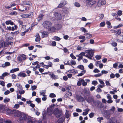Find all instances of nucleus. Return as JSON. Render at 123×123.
Listing matches in <instances>:
<instances>
[{
  "mask_svg": "<svg viewBox=\"0 0 123 123\" xmlns=\"http://www.w3.org/2000/svg\"><path fill=\"white\" fill-rule=\"evenodd\" d=\"M90 110L88 108L84 110V111H85L83 112L82 113V115L84 116L86 115L88 113L89 111Z\"/></svg>",
  "mask_w": 123,
  "mask_h": 123,
  "instance_id": "obj_23",
  "label": "nucleus"
},
{
  "mask_svg": "<svg viewBox=\"0 0 123 123\" xmlns=\"http://www.w3.org/2000/svg\"><path fill=\"white\" fill-rule=\"evenodd\" d=\"M121 29H120L117 30H116L115 34L116 35H118L121 34Z\"/></svg>",
  "mask_w": 123,
  "mask_h": 123,
  "instance_id": "obj_38",
  "label": "nucleus"
},
{
  "mask_svg": "<svg viewBox=\"0 0 123 123\" xmlns=\"http://www.w3.org/2000/svg\"><path fill=\"white\" fill-rule=\"evenodd\" d=\"M64 120V117H62L59 119L57 122L58 123H62L63 122Z\"/></svg>",
  "mask_w": 123,
  "mask_h": 123,
  "instance_id": "obj_30",
  "label": "nucleus"
},
{
  "mask_svg": "<svg viewBox=\"0 0 123 123\" xmlns=\"http://www.w3.org/2000/svg\"><path fill=\"white\" fill-rule=\"evenodd\" d=\"M47 114L49 115H51L53 113H54V111H53V109L51 108L48 109L47 111Z\"/></svg>",
  "mask_w": 123,
  "mask_h": 123,
  "instance_id": "obj_18",
  "label": "nucleus"
},
{
  "mask_svg": "<svg viewBox=\"0 0 123 123\" xmlns=\"http://www.w3.org/2000/svg\"><path fill=\"white\" fill-rule=\"evenodd\" d=\"M5 23L6 25H13L14 23L11 20H8L6 21Z\"/></svg>",
  "mask_w": 123,
  "mask_h": 123,
  "instance_id": "obj_25",
  "label": "nucleus"
},
{
  "mask_svg": "<svg viewBox=\"0 0 123 123\" xmlns=\"http://www.w3.org/2000/svg\"><path fill=\"white\" fill-rule=\"evenodd\" d=\"M10 99L6 97L3 99V102L5 103H7L9 102L10 101Z\"/></svg>",
  "mask_w": 123,
  "mask_h": 123,
  "instance_id": "obj_33",
  "label": "nucleus"
},
{
  "mask_svg": "<svg viewBox=\"0 0 123 123\" xmlns=\"http://www.w3.org/2000/svg\"><path fill=\"white\" fill-rule=\"evenodd\" d=\"M35 37H36L35 40L36 42H38L40 40V37L38 33L36 34Z\"/></svg>",
  "mask_w": 123,
  "mask_h": 123,
  "instance_id": "obj_20",
  "label": "nucleus"
},
{
  "mask_svg": "<svg viewBox=\"0 0 123 123\" xmlns=\"http://www.w3.org/2000/svg\"><path fill=\"white\" fill-rule=\"evenodd\" d=\"M80 29L82 31H83L85 33L87 32L86 30L84 28L82 27L80 28Z\"/></svg>",
  "mask_w": 123,
  "mask_h": 123,
  "instance_id": "obj_63",
  "label": "nucleus"
},
{
  "mask_svg": "<svg viewBox=\"0 0 123 123\" xmlns=\"http://www.w3.org/2000/svg\"><path fill=\"white\" fill-rule=\"evenodd\" d=\"M97 104L96 106L98 107H100L101 105H102L101 104L100 102H97Z\"/></svg>",
  "mask_w": 123,
  "mask_h": 123,
  "instance_id": "obj_61",
  "label": "nucleus"
},
{
  "mask_svg": "<svg viewBox=\"0 0 123 123\" xmlns=\"http://www.w3.org/2000/svg\"><path fill=\"white\" fill-rule=\"evenodd\" d=\"M86 53H87L88 54V55H93V51L91 50H88L86 51Z\"/></svg>",
  "mask_w": 123,
  "mask_h": 123,
  "instance_id": "obj_27",
  "label": "nucleus"
},
{
  "mask_svg": "<svg viewBox=\"0 0 123 123\" xmlns=\"http://www.w3.org/2000/svg\"><path fill=\"white\" fill-rule=\"evenodd\" d=\"M19 104H16L14 106L13 108L16 109H18L19 107Z\"/></svg>",
  "mask_w": 123,
  "mask_h": 123,
  "instance_id": "obj_49",
  "label": "nucleus"
},
{
  "mask_svg": "<svg viewBox=\"0 0 123 123\" xmlns=\"http://www.w3.org/2000/svg\"><path fill=\"white\" fill-rule=\"evenodd\" d=\"M53 39L55 41H59L60 40L61 38L57 36H55L54 37Z\"/></svg>",
  "mask_w": 123,
  "mask_h": 123,
  "instance_id": "obj_40",
  "label": "nucleus"
},
{
  "mask_svg": "<svg viewBox=\"0 0 123 123\" xmlns=\"http://www.w3.org/2000/svg\"><path fill=\"white\" fill-rule=\"evenodd\" d=\"M86 71L85 70H84L82 71L81 73L77 75L78 76H82L86 72Z\"/></svg>",
  "mask_w": 123,
  "mask_h": 123,
  "instance_id": "obj_34",
  "label": "nucleus"
},
{
  "mask_svg": "<svg viewBox=\"0 0 123 123\" xmlns=\"http://www.w3.org/2000/svg\"><path fill=\"white\" fill-rule=\"evenodd\" d=\"M22 3L24 5H28L30 6H31V3L28 1H23L22 2Z\"/></svg>",
  "mask_w": 123,
  "mask_h": 123,
  "instance_id": "obj_21",
  "label": "nucleus"
},
{
  "mask_svg": "<svg viewBox=\"0 0 123 123\" xmlns=\"http://www.w3.org/2000/svg\"><path fill=\"white\" fill-rule=\"evenodd\" d=\"M84 94L86 96H88L90 95L91 92L88 88H85L84 89Z\"/></svg>",
  "mask_w": 123,
  "mask_h": 123,
  "instance_id": "obj_13",
  "label": "nucleus"
},
{
  "mask_svg": "<svg viewBox=\"0 0 123 123\" xmlns=\"http://www.w3.org/2000/svg\"><path fill=\"white\" fill-rule=\"evenodd\" d=\"M4 106L2 104L0 105V111H1L4 110Z\"/></svg>",
  "mask_w": 123,
  "mask_h": 123,
  "instance_id": "obj_42",
  "label": "nucleus"
},
{
  "mask_svg": "<svg viewBox=\"0 0 123 123\" xmlns=\"http://www.w3.org/2000/svg\"><path fill=\"white\" fill-rule=\"evenodd\" d=\"M105 25V22L103 21L101 22L100 24V26L101 27H104Z\"/></svg>",
  "mask_w": 123,
  "mask_h": 123,
  "instance_id": "obj_44",
  "label": "nucleus"
},
{
  "mask_svg": "<svg viewBox=\"0 0 123 123\" xmlns=\"http://www.w3.org/2000/svg\"><path fill=\"white\" fill-rule=\"evenodd\" d=\"M117 15L119 16H121L122 14V11L119 10L117 12Z\"/></svg>",
  "mask_w": 123,
  "mask_h": 123,
  "instance_id": "obj_47",
  "label": "nucleus"
},
{
  "mask_svg": "<svg viewBox=\"0 0 123 123\" xmlns=\"http://www.w3.org/2000/svg\"><path fill=\"white\" fill-rule=\"evenodd\" d=\"M86 101L88 103L92 104L94 102V99L92 97H89L86 99Z\"/></svg>",
  "mask_w": 123,
  "mask_h": 123,
  "instance_id": "obj_10",
  "label": "nucleus"
},
{
  "mask_svg": "<svg viewBox=\"0 0 123 123\" xmlns=\"http://www.w3.org/2000/svg\"><path fill=\"white\" fill-rule=\"evenodd\" d=\"M86 6L88 7H91L96 3L95 0H85Z\"/></svg>",
  "mask_w": 123,
  "mask_h": 123,
  "instance_id": "obj_4",
  "label": "nucleus"
},
{
  "mask_svg": "<svg viewBox=\"0 0 123 123\" xmlns=\"http://www.w3.org/2000/svg\"><path fill=\"white\" fill-rule=\"evenodd\" d=\"M18 76L21 77H25L27 76V75L25 73L23 72H20L18 74Z\"/></svg>",
  "mask_w": 123,
  "mask_h": 123,
  "instance_id": "obj_16",
  "label": "nucleus"
},
{
  "mask_svg": "<svg viewBox=\"0 0 123 123\" xmlns=\"http://www.w3.org/2000/svg\"><path fill=\"white\" fill-rule=\"evenodd\" d=\"M101 57V56L100 55H97L95 56V58L97 60H99L100 59Z\"/></svg>",
  "mask_w": 123,
  "mask_h": 123,
  "instance_id": "obj_53",
  "label": "nucleus"
},
{
  "mask_svg": "<svg viewBox=\"0 0 123 123\" xmlns=\"http://www.w3.org/2000/svg\"><path fill=\"white\" fill-rule=\"evenodd\" d=\"M77 68L83 70L84 69V67L83 65H79L77 66Z\"/></svg>",
  "mask_w": 123,
  "mask_h": 123,
  "instance_id": "obj_39",
  "label": "nucleus"
},
{
  "mask_svg": "<svg viewBox=\"0 0 123 123\" xmlns=\"http://www.w3.org/2000/svg\"><path fill=\"white\" fill-rule=\"evenodd\" d=\"M50 77L52 79L56 80L58 79L59 78L58 76L57 75H55L54 74L51 72L49 74Z\"/></svg>",
  "mask_w": 123,
  "mask_h": 123,
  "instance_id": "obj_12",
  "label": "nucleus"
},
{
  "mask_svg": "<svg viewBox=\"0 0 123 123\" xmlns=\"http://www.w3.org/2000/svg\"><path fill=\"white\" fill-rule=\"evenodd\" d=\"M70 64H71V66L72 65H75L76 64V63L75 61L71 60V62Z\"/></svg>",
  "mask_w": 123,
  "mask_h": 123,
  "instance_id": "obj_46",
  "label": "nucleus"
},
{
  "mask_svg": "<svg viewBox=\"0 0 123 123\" xmlns=\"http://www.w3.org/2000/svg\"><path fill=\"white\" fill-rule=\"evenodd\" d=\"M18 90V91L19 93L20 94H24L25 92L24 90L22 89H21Z\"/></svg>",
  "mask_w": 123,
  "mask_h": 123,
  "instance_id": "obj_54",
  "label": "nucleus"
},
{
  "mask_svg": "<svg viewBox=\"0 0 123 123\" xmlns=\"http://www.w3.org/2000/svg\"><path fill=\"white\" fill-rule=\"evenodd\" d=\"M43 27L46 29H48L52 25L51 22L49 21H46L43 22Z\"/></svg>",
  "mask_w": 123,
  "mask_h": 123,
  "instance_id": "obj_2",
  "label": "nucleus"
},
{
  "mask_svg": "<svg viewBox=\"0 0 123 123\" xmlns=\"http://www.w3.org/2000/svg\"><path fill=\"white\" fill-rule=\"evenodd\" d=\"M35 100L37 101L38 103H39L41 102V99L39 98H36Z\"/></svg>",
  "mask_w": 123,
  "mask_h": 123,
  "instance_id": "obj_59",
  "label": "nucleus"
},
{
  "mask_svg": "<svg viewBox=\"0 0 123 123\" xmlns=\"http://www.w3.org/2000/svg\"><path fill=\"white\" fill-rule=\"evenodd\" d=\"M82 85L83 86H85L87 85V83L86 82V81L85 82V80L84 79H82Z\"/></svg>",
  "mask_w": 123,
  "mask_h": 123,
  "instance_id": "obj_43",
  "label": "nucleus"
},
{
  "mask_svg": "<svg viewBox=\"0 0 123 123\" xmlns=\"http://www.w3.org/2000/svg\"><path fill=\"white\" fill-rule=\"evenodd\" d=\"M49 34V33L46 31H43L42 33V38L44 37H47Z\"/></svg>",
  "mask_w": 123,
  "mask_h": 123,
  "instance_id": "obj_14",
  "label": "nucleus"
},
{
  "mask_svg": "<svg viewBox=\"0 0 123 123\" xmlns=\"http://www.w3.org/2000/svg\"><path fill=\"white\" fill-rule=\"evenodd\" d=\"M43 15V14H40L37 18V20L38 21H40L42 20Z\"/></svg>",
  "mask_w": 123,
  "mask_h": 123,
  "instance_id": "obj_29",
  "label": "nucleus"
},
{
  "mask_svg": "<svg viewBox=\"0 0 123 123\" xmlns=\"http://www.w3.org/2000/svg\"><path fill=\"white\" fill-rule=\"evenodd\" d=\"M72 95V93L70 92H67L64 95V96L66 98L69 97V96H71Z\"/></svg>",
  "mask_w": 123,
  "mask_h": 123,
  "instance_id": "obj_22",
  "label": "nucleus"
},
{
  "mask_svg": "<svg viewBox=\"0 0 123 123\" xmlns=\"http://www.w3.org/2000/svg\"><path fill=\"white\" fill-rule=\"evenodd\" d=\"M17 14V13L16 11H13L11 12L9 14L10 15H16Z\"/></svg>",
  "mask_w": 123,
  "mask_h": 123,
  "instance_id": "obj_45",
  "label": "nucleus"
},
{
  "mask_svg": "<svg viewBox=\"0 0 123 123\" xmlns=\"http://www.w3.org/2000/svg\"><path fill=\"white\" fill-rule=\"evenodd\" d=\"M54 113L56 117L58 118L60 117L62 114V112L58 108H56L54 110Z\"/></svg>",
  "mask_w": 123,
  "mask_h": 123,
  "instance_id": "obj_5",
  "label": "nucleus"
},
{
  "mask_svg": "<svg viewBox=\"0 0 123 123\" xmlns=\"http://www.w3.org/2000/svg\"><path fill=\"white\" fill-rule=\"evenodd\" d=\"M3 46H4V47L6 46L5 42L3 41H0V48L3 47Z\"/></svg>",
  "mask_w": 123,
  "mask_h": 123,
  "instance_id": "obj_24",
  "label": "nucleus"
},
{
  "mask_svg": "<svg viewBox=\"0 0 123 123\" xmlns=\"http://www.w3.org/2000/svg\"><path fill=\"white\" fill-rule=\"evenodd\" d=\"M19 118L20 121L25 120L27 122V123H34L32 121L31 117L28 116L24 113L22 112Z\"/></svg>",
  "mask_w": 123,
  "mask_h": 123,
  "instance_id": "obj_1",
  "label": "nucleus"
},
{
  "mask_svg": "<svg viewBox=\"0 0 123 123\" xmlns=\"http://www.w3.org/2000/svg\"><path fill=\"white\" fill-rule=\"evenodd\" d=\"M107 123H117V122L116 120H112L110 118L107 120Z\"/></svg>",
  "mask_w": 123,
  "mask_h": 123,
  "instance_id": "obj_17",
  "label": "nucleus"
},
{
  "mask_svg": "<svg viewBox=\"0 0 123 123\" xmlns=\"http://www.w3.org/2000/svg\"><path fill=\"white\" fill-rule=\"evenodd\" d=\"M103 118L101 117H98L97 118V121L99 123H101V120H103Z\"/></svg>",
  "mask_w": 123,
  "mask_h": 123,
  "instance_id": "obj_56",
  "label": "nucleus"
},
{
  "mask_svg": "<svg viewBox=\"0 0 123 123\" xmlns=\"http://www.w3.org/2000/svg\"><path fill=\"white\" fill-rule=\"evenodd\" d=\"M20 17L23 18H31V14H22L20 15Z\"/></svg>",
  "mask_w": 123,
  "mask_h": 123,
  "instance_id": "obj_15",
  "label": "nucleus"
},
{
  "mask_svg": "<svg viewBox=\"0 0 123 123\" xmlns=\"http://www.w3.org/2000/svg\"><path fill=\"white\" fill-rule=\"evenodd\" d=\"M19 33V31H17L15 32H11V33L12 34H13L15 35H16L18 33Z\"/></svg>",
  "mask_w": 123,
  "mask_h": 123,
  "instance_id": "obj_62",
  "label": "nucleus"
},
{
  "mask_svg": "<svg viewBox=\"0 0 123 123\" xmlns=\"http://www.w3.org/2000/svg\"><path fill=\"white\" fill-rule=\"evenodd\" d=\"M19 70V68H18L12 69V70H10V73H13L14 72L18 71Z\"/></svg>",
  "mask_w": 123,
  "mask_h": 123,
  "instance_id": "obj_28",
  "label": "nucleus"
},
{
  "mask_svg": "<svg viewBox=\"0 0 123 123\" xmlns=\"http://www.w3.org/2000/svg\"><path fill=\"white\" fill-rule=\"evenodd\" d=\"M86 37L87 39H89L92 36V34L90 33H87L85 34Z\"/></svg>",
  "mask_w": 123,
  "mask_h": 123,
  "instance_id": "obj_35",
  "label": "nucleus"
},
{
  "mask_svg": "<svg viewBox=\"0 0 123 123\" xmlns=\"http://www.w3.org/2000/svg\"><path fill=\"white\" fill-rule=\"evenodd\" d=\"M61 2L64 6L67 3V2L65 0L62 1Z\"/></svg>",
  "mask_w": 123,
  "mask_h": 123,
  "instance_id": "obj_55",
  "label": "nucleus"
},
{
  "mask_svg": "<svg viewBox=\"0 0 123 123\" xmlns=\"http://www.w3.org/2000/svg\"><path fill=\"white\" fill-rule=\"evenodd\" d=\"M105 84L107 86H111V84L108 81H105Z\"/></svg>",
  "mask_w": 123,
  "mask_h": 123,
  "instance_id": "obj_57",
  "label": "nucleus"
},
{
  "mask_svg": "<svg viewBox=\"0 0 123 123\" xmlns=\"http://www.w3.org/2000/svg\"><path fill=\"white\" fill-rule=\"evenodd\" d=\"M26 59V55L23 54H20L17 58L18 60L20 62H21L22 61L25 60Z\"/></svg>",
  "mask_w": 123,
  "mask_h": 123,
  "instance_id": "obj_3",
  "label": "nucleus"
},
{
  "mask_svg": "<svg viewBox=\"0 0 123 123\" xmlns=\"http://www.w3.org/2000/svg\"><path fill=\"white\" fill-rule=\"evenodd\" d=\"M104 116L105 118L108 119H109V118L110 117V115L111 114V113L109 111L106 110H104Z\"/></svg>",
  "mask_w": 123,
  "mask_h": 123,
  "instance_id": "obj_7",
  "label": "nucleus"
},
{
  "mask_svg": "<svg viewBox=\"0 0 123 123\" xmlns=\"http://www.w3.org/2000/svg\"><path fill=\"white\" fill-rule=\"evenodd\" d=\"M76 56L77 57H79V58H78L77 59L79 61H80L83 58V56H82L81 55H80V54L78 55H76Z\"/></svg>",
  "mask_w": 123,
  "mask_h": 123,
  "instance_id": "obj_36",
  "label": "nucleus"
},
{
  "mask_svg": "<svg viewBox=\"0 0 123 123\" xmlns=\"http://www.w3.org/2000/svg\"><path fill=\"white\" fill-rule=\"evenodd\" d=\"M74 6H75L79 7L80 6V5L79 3L76 2L74 3Z\"/></svg>",
  "mask_w": 123,
  "mask_h": 123,
  "instance_id": "obj_58",
  "label": "nucleus"
},
{
  "mask_svg": "<svg viewBox=\"0 0 123 123\" xmlns=\"http://www.w3.org/2000/svg\"><path fill=\"white\" fill-rule=\"evenodd\" d=\"M82 79H80L77 83V85L78 86H80L81 85L82 82Z\"/></svg>",
  "mask_w": 123,
  "mask_h": 123,
  "instance_id": "obj_41",
  "label": "nucleus"
},
{
  "mask_svg": "<svg viewBox=\"0 0 123 123\" xmlns=\"http://www.w3.org/2000/svg\"><path fill=\"white\" fill-rule=\"evenodd\" d=\"M92 84L94 86H96L97 85L98 83L96 80H93L92 81Z\"/></svg>",
  "mask_w": 123,
  "mask_h": 123,
  "instance_id": "obj_50",
  "label": "nucleus"
},
{
  "mask_svg": "<svg viewBox=\"0 0 123 123\" xmlns=\"http://www.w3.org/2000/svg\"><path fill=\"white\" fill-rule=\"evenodd\" d=\"M75 98L78 102H82L84 100V98L80 95H76Z\"/></svg>",
  "mask_w": 123,
  "mask_h": 123,
  "instance_id": "obj_8",
  "label": "nucleus"
},
{
  "mask_svg": "<svg viewBox=\"0 0 123 123\" xmlns=\"http://www.w3.org/2000/svg\"><path fill=\"white\" fill-rule=\"evenodd\" d=\"M22 113L18 110H16L14 112V115L16 117H19Z\"/></svg>",
  "mask_w": 123,
  "mask_h": 123,
  "instance_id": "obj_11",
  "label": "nucleus"
},
{
  "mask_svg": "<svg viewBox=\"0 0 123 123\" xmlns=\"http://www.w3.org/2000/svg\"><path fill=\"white\" fill-rule=\"evenodd\" d=\"M115 108L114 106L112 107L109 110H108L111 113V114L112 113H113L115 111Z\"/></svg>",
  "mask_w": 123,
  "mask_h": 123,
  "instance_id": "obj_31",
  "label": "nucleus"
},
{
  "mask_svg": "<svg viewBox=\"0 0 123 123\" xmlns=\"http://www.w3.org/2000/svg\"><path fill=\"white\" fill-rule=\"evenodd\" d=\"M9 74L7 72H5L3 74H2V76L4 78L6 76L8 75Z\"/></svg>",
  "mask_w": 123,
  "mask_h": 123,
  "instance_id": "obj_64",
  "label": "nucleus"
},
{
  "mask_svg": "<svg viewBox=\"0 0 123 123\" xmlns=\"http://www.w3.org/2000/svg\"><path fill=\"white\" fill-rule=\"evenodd\" d=\"M46 91L45 90L42 91L40 92V95L43 96H45V95Z\"/></svg>",
  "mask_w": 123,
  "mask_h": 123,
  "instance_id": "obj_37",
  "label": "nucleus"
},
{
  "mask_svg": "<svg viewBox=\"0 0 123 123\" xmlns=\"http://www.w3.org/2000/svg\"><path fill=\"white\" fill-rule=\"evenodd\" d=\"M70 56L71 57V58L73 59H75L76 58V57L74 55L73 53H71L70 54Z\"/></svg>",
  "mask_w": 123,
  "mask_h": 123,
  "instance_id": "obj_52",
  "label": "nucleus"
},
{
  "mask_svg": "<svg viewBox=\"0 0 123 123\" xmlns=\"http://www.w3.org/2000/svg\"><path fill=\"white\" fill-rule=\"evenodd\" d=\"M92 55H85V56L87 57L90 60H92Z\"/></svg>",
  "mask_w": 123,
  "mask_h": 123,
  "instance_id": "obj_60",
  "label": "nucleus"
},
{
  "mask_svg": "<svg viewBox=\"0 0 123 123\" xmlns=\"http://www.w3.org/2000/svg\"><path fill=\"white\" fill-rule=\"evenodd\" d=\"M56 29L55 27L53 26L51 27H50L48 29V31L52 32H54L56 30Z\"/></svg>",
  "mask_w": 123,
  "mask_h": 123,
  "instance_id": "obj_19",
  "label": "nucleus"
},
{
  "mask_svg": "<svg viewBox=\"0 0 123 123\" xmlns=\"http://www.w3.org/2000/svg\"><path fill=\"white\" fill-rule=\"evenodd\" d=\"M106 3V1L105 0H99L97 4V6L100 7L101 5H105Z\"/></svg>",
  "mask_w": 123,
  "mask_h": 123,
  "instance_id": "obj_9",
  "label": "nucleus"
},
{
  "mask_svg": "<svg viewBox=\"0 0 123 123\" xmlns=\"http://www.w3.org/2000/svg\"><path fill=\"white\" fill-rule=\"evenodd\" d=\"M49 97L51 98H54L56 97V95L54 93H51L49 94Z\"/></svg>",
  "mask_w": 123,
  "mask_h": 123,
  "instance_id": "obj_51",
  "label": "nucleus"
},
{
  "mask_svg": "<svg viewBox=\"0 0 123 123\" xmlns=\"http://www.w3.org/2000/svg\"><path fill=\"white\" fill-rule=\"evenodd\" d=\"M10 64V63L8 62H6L4 64H3L2 65V67L4 68H5L6 67L9 66Z\"/></svg>",
  "mask_w": 123,
  "mask_h": 123,
  "instance_id": "obj_26",
  "label": "nucleus"
},
{
  "mask_svg": "<svg viewBox=\"0 0 123 123\" xmlns=\"http://www.w3.org/2000/svg\"><path fill=\"white\" fill-rule=\"evenodd\" d=\"M88 67L90 69H93V65L92 63H90L88 65Z\"/></svg>",
  "mask_w": 123,
  "mask_h": 123,
  "instance_id": "obj_48",
  "label": "nucleus"
},
{
  "mask_svg": "<svg viewBox=\"0 0 123 123\" xmlns=\"http://www.w3.org/2000/svg\"><path fill=\"white\" fill-rule=\"evenodd\" d=\"M68 72L70 73H71L74 74H76L77 73V71L76 70H75L74 69H72L71 70H69L68 71Z\"/></svg>",
  "mask_w": 123,
  "mask_h": 123,
  "instance_id": "obj_32",
  "label": "nucleus"
},
{
  "mask_svg": "<svg viewBox=\"0 0 123 123\" xmlns=\"http://www.w3.org/2000/svg\"><path fill=\"white\" fill-rule=\"evenodd\" d=\"M54 17L57 19H61L62 18V15L60 13L56 12L54 13Z\"/></svg>",
  "mask_w": 123,
  "mask_h": 123,
  "instance_id": "obj_6",
  "label": "nucleus"
}]
</instances>
